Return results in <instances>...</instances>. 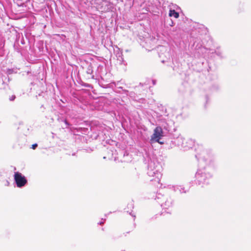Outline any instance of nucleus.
I'll return each mask as SVG.
<instances>
[{
    "label": "nucleus",
    "mask_w": 251,
    "mask_h": 251,
    "mask_svg": "<svg viewBox=\"0 0 251 251\" xmlns=\"http://www.w3.org/2000/svg\"><path fill=\"white\" fill-rule=\"evenodd\" d=\"M163 136V131L160 126L156 127L153 130V133L151 138V141L152 142H157L160 144H163V142L160 141V139Z\"/></svg>",
    "instance_id": "f257e3e1"
},
{
    "label": "nucleus",
    "mask_w": 251,
    "mask_h": 251,
    "mask_svg": "<svg viewBox=\"0 0 251 251\" xmlns=\"http://www.w3.org/2000/svg\"><path fill=\"white\" fill-rule=\"evenodd\" d=\"M14 180L18 187L24 186L27 182L25 176L18 172H15L14 174Z\"/></svg>",
    "instance_id": "f03ea898"
},
{
    "label": "nucleus",
    "mask_w": 251,
    "mask_h": 251,
    "mask_svg": "<svg viewBox=\"0 0 251 251\" xmlns=\"http://www.w3.org/2000/svg\"><path fill=\"white\" fill-rule=\"evenodd\" d=\"M169 15L170 17H174L175 18H178L179 17V13L175 10H170L169 11Z\"/></svg>",
    "instance_id": "7ed1b4c3"
},
{
    "label": "nucleus",
    "mask_w": 251,
    "mask_h": 251,
    "mask_svg": "<svg viewBox=\"0 0 251 251\" xmlns=\"http://www.w3.org/2000/svg\"><path fill=\"white\" fill-rule=\"evenodd\" d=\"M37 144H34L32 145V149H33V150H35L36 149V148L37 147Z\"/></svg>",
    "instance_id": "20e7f679"
},
{
    "label": "nucleus",
    "mask_w": 251,
    "mask_h": 251,
    "mask_svg": "<svg viewBox=\"0 0 251 251\" xmlns=\"http://www.w3.org/2000/svg\"><path fill=\"white\" fill-rule=\"evenodd\" d=\"M15 99V96H11L9 98L10 100H13Z\"/></svg>",
    "instance_id": "39448f33"
}]
</instances>
